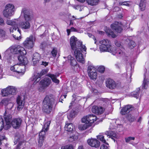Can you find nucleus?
Masks as SVG:
<instances>
[{
	"instance_id": "f257e3e1",
	"label": "nucleus",
	"mask_w": 149,
	"mask_h": 149,
	"mask_svg": "<svg viewBox=\"0 0 149 149\" xmlns=\"http://www.w3.org/2000/svg\"><path fill=\"white\" fill-rule=\"evenodd\" d=\"M99 45L101 52H108L119 57L123 54V52L119 48L116 49L113 48L111 45V42L107 39H103L100 41Z\"/></svg>"
},
{
	"instance_id": "f03ea898",
	"label": "nucleus",
	"mask_w": 149,
	"mask_h": 149,
	"mask_svg": "<svg viewBox=\"0 0 149 149\" xmlns=\"http://www.w3.org/2000/svg\"><path fill=\"white\" fill-rule=\"evenodd\" d=\"M11 52L14 54H19L21 55L18 56V58L19 61L24 65L28 63L27 58L24 55L26 54V51L24 48L20 46H18L16 48H13L11 50Z\"/></svg>"
},
{
	"instance_id": "7ed1b4c3",
	"label": "nucleus",
	"mask_w": 149,
	"mask_h": 149,
	"mask_svg": "<svg viewBox=\"0 0 149 149\" xmlns=\"http://www.w3.org/2000/svg\"><path fill=\"white\" fill-rule=\"evenodd\" d=\"M21 15L24 16V20L21 22L19 24L20 26L22 29H29L31 26V17L29 10L25 8H23L21 11Z\"/></svg>"
},
{
	"instance_id": "20e7f679",
	"label": "nucleus",
	"mask_w": 149,
	"mask_h": 149,
	"mask_svg": "<svg viewBox=\"0 0 149 149\" xmlns=\"http://www.w3.org/2000/svg\"><path fill=\"white\" fill-rule=\"evenodd\" d=\"M70 45L73 51L75 49H79L84 51L86 52V48L82 44V42L77 40V38L74 36L71 37L70 39Z\"/></svg>"
},
{
	"instance_id": "39448f33",
	"label": "nucleus",
	"mask_w": 149,
	"mask_h": 149,
	"mask_svg": "<svg viewBox=\"0 0 149 149\" xmlns=\"http://www.w3.org/2000/svg\"><path fill=\"white\" fill-rule=\"evenodd\" d=\"M51 122L48 121L44 124L42 127V130L39 133V139L38 140V145L40 147H41L43 144L44 140L45 138V135L46 132L49 129Z\"/></svg>"
},
{
	"instance_id": "423d86ee",
	"label": "nucleus",
	"mask_w": 149,
	"mask_h": 149,
	"mask_svg": "<svg viewBox=\"0 0 149 149\" xmlns=\"http://www.w3.org/2000/svg\"><path fill=\"white\" fill-rule=\"evenodd\" d=\"M15 10L14 5L10 3L6 5L3 11V15L7 18H9L13 15Z\"/></svg>"
},
{
	"instance_id": "0eeeda50",
	"label": "nucleus",
	"mask_w": 149,
	"mask_h": 149,
	"mask_svg": "<svg viewBox=\"0 0 149 149\" xmlns=\"http://www.w3.org/2000/svg\"><path fill=\"white\" fill-rule=\"evenodd\" d=\"M35 40V37L31 35L26 39L23 43V45L26 48L31 49L33 47Z\"/></svg>"
},
{
	"instance_id": "6e6552de",
	"label": "nucleus",
	"mask_w": 149,
	"mask_h": 149,
	"mask_svg": "<svg viewBox=\"0 0 149 149\" xmlns=\"http://www.w3.org/2000/svg\"><path fill=\"white\" fill-rule=\"evenodd\" d=\"M96 116L93 114H90L83 117L81 119V122L83 123L92 124L96 121Z\"/></svg>"
},
{
	"instance_id": "1a4fd4ad",
	"label": "nucleus",
	"mask_w": 149,
	"mask_h": 149,
	"mask_svg": "<svg viewBox=\"0 0 149 149\" xmlns=\"http://www.w3.org/2000/svg\"><path fill=\"white\" fill-rule=\"evenodd\" d=\"M6 23L7 24L11 25L12 27L10 28V31L11 32H13V30H16L17 29V31L20 34V31L18 29V21L16 19L9 20H7L6 21Z\"/></svg>"
},
{
	"instance_id": "9d476101",
	"label": "nucleus",
	"mask_w": 149,
	"mask_h": 149,
	"mask_svg": "<svg viewBox=\"0 0 149 149\" xmlns=\"http://www.w3.org/2000/svg\"><path fill=\"white\" fill-rule=\"evenodd\" d=\"M11 70L19 74H23L25 72V66L24 65L16 64L10 67Z\"/></svg>"
},
{
	"instance_id": "9b49d317",
	"label": "nucleus",
	"mask_w": 149,
	"mask_h": 149,
	"mask_svg": "<svg viewBox=\"0 0 149 149\" xmlns=\"http://www.w3.org/2000/svg\"><path fill=\"white\" fill-rule=\"evenodd\" d=\"M83 51H84L83 50H81L79 49L73 50L76 59L78 61L82 63H85L84 59L82 53Z\"/></svg>"
},
{
	"instance_id": "f8f14e48",
	"label": "nucleus",
	"mask_w": 149,
	"mask_h": 149,
	"mask_svg": "<svg viewBox=\"0 0 149 149\" xmlns=\"http://www.w3.org/2000/svg\"><path fill=\"white\" fill-rule=\"evenodd\" d=\"M12 118L11 115L8 113L6 111L4 116V118L6 122L5 130H7L10 128L11 123L12 122Z\"/></svg>"
},
{
	"instance_id": "ddd939ff",
	"label": "nucleus",
	"mask_w": 149,
	"mask_h": 149,
	"mask_svg": "<svg viewBox=\"0 0 149 149\" xmlns=\"http://www.w3.org/2000/svg\"><path fill=\"white\" fill-rule=\"evenodd\" d=\"M7 88H8L9 92L10 93V98H4L2 100L1 102H8L10 101L11 99L13 97V95L16 93L17 89L15 87L13 86H9L7 87Z\"/></svg>"
},
{
	"instance_id": "4468645a",
	"label": "nucleus",
	"mask_w": 149,
	"mask_h": 149,
	"mask_svg": "<svg viewBox=\"0 0 149 149\" xmlns=\"http://www.w3.org/2000/svg\"><path fill=\"white\" fill-rule=\"evenodd\" d=\"M111 28L116 32L120 33L123 30L122 25L121 23L115 22L111 25Z\"/></svg>"
},
{
	"instance_id": "2eb2a0df",
	"label": "nucleus",
	"mask_w": 149,
	"mask_h": 149,
	"mask_svg": "<svg viewBox=\"0 0 149 149\" xmlns=\"http://www.w3.org/2000/svg\"><path fill=\"white\" fill-rule=\"evenodd\" d=\"M133 109L134 108L131 105H126L122 108L120 113L122 115H125L128 113Z\"/></svg>"
},
{
	"instance_id": "dca6fc26",
	"label": "nucleus",
	"mask_w": 149,
	"mask_h": 149,
	"mask_svg": "<svg viewBox=\"0 0 149 149\" xmlns=\"http://www.w3.org/2000/svg\"><path fill=\"white\" fill-rule=\"evenodd\" d=\"M68 60H70V65L74 67V69L76 71H78L80 70L79 65L77 64V62L74 58L70 55L68 57Z\"/></svg>"
},
{
	"instance_id": "f3484780",
	"label": "nucleus",
	"mask_w": 149,
	"mask_h": 149,
	"mask_svg": "<svg viewBox=\"0 0 149 149\" xmlns=\"http://www.w3.org/2000/svg\"><path fill=\"white\" fill-rule=\"evenodd\" d=\"M91 110L93 113L100 115L104 112L105 110L102 107L94 106L93 107Z\"/></svg>"
},
{
	"instance_id": "a211bd4d",
	"label": "nucleus",
	"mask_w": 149,
	"mask_h": 149,
	"mask_svg": "<svg viewBox=\"0 0 149 149\" xmlns=\"http://www.w3.org/2000/svg\"><path fill=\"white\" fill-rule=\"evenodd\" d=\"M42 110L47 113H50L52 110V103H43Z\"/></svg>"
},
{
	"instance_id": "6ab92c4d",
	"label": "nucleus",
	"mask_w": 149,
	"mask_h": 149,
	"mask_svg": "<svg viewBox=\"0 0 149 149\" xmlns=\"http://www.w3.org/2000/svg\"><path fill=\"white\" fill-rule=\"evenodd\" d=\"M87 142L88 145L92 147L97 148L100 146V142L96 139H89L87 140Z\"/></svg>"
},
{
	"instance_id": "aec40b11",
	"label": "nucleus",
	"mask_w": 149,
	"mask_h": 149,
	"mask_svg": "<svg viewBox=\"0 0 149 149\" xmlns=\"http://www.w3.org/2000/svg\"><path fill=\"white\" fill-rule=\"evenodd\" d=\"M22 120L20 118H17L14 119L11 123L13 127L15 129L19 128L22 123Z\"/></svg>"
},
{
	"instance_id": "412c9836",
	"label": "nucleus",
	"mask_w": 149,
	"mask_h": 149,
	"mask_svg": "<svg viewBox=\"0 0 149 149\" xmlns=\"http://www.w3.org/2000/svg\"><path fill=\"white\" fill-rule=\"evenodd\" d=\"M106 84L107 87L111 89L115 88L116 86V84L115 81L110 79H108L107 80Z\"/></svg>"
},
{
	"instance_id": "4be33fe9",
	"label": "nucleus",
	"mask_w": 149,
	"mask_h": 149,
	"mask_svg": "<svg viewBox=\"0 0 149 149\" xmlns=\"http://www.w3.org/2000/svg\"><path fill=\"white\" fill-rule=\"evenodd\" d=\"M51 82L50 79L49 78L47 77L42 80L40 82V84L42 86V88L45 89L49 86Z\"/></svg>"
},
{
	"instance_id": "5701e85b",
	"label": "nucleus",
	"mask_w": 149,
	"mask_h": 149,
	"mask_svg": "<svg viewBox=\"0 0 149 149\" xmlns=\"http://www.w3.org/2000/svg\"><path fill=\"white\" fill-rule=\"evenodd\" d=\"M47 72V71L46 70H42L39 74H38V75H37L36 77L35 76L33 77L32 78L34 80H35L34 84H36L40 80V77L42 75L46 74Z\"/></svg>"
},
{
	"instance_id": "b1692460",
	"label": "nucleus",
	"mask_w": 149,
	"mask_h": 149,
	"mask_svg": "<svg viewBox=\"0 0 149 149\" xmlns=\"http://www.w3.org/2000/svg\"><path fill=\"white\" fill-rule=\"evenodd\" d=\"M113 101H115L114 102H120V100L119 99L112 100V99H109L107 98H99L96 99L93 102H112Z\"/></svg>"
},
{
	"instance_id": "393cba45",
	"label": "nucleus",
	"mask_w": 149,
	"mask_h": 149,
	"mask_svg": "<svg viewBox=\"0 0 149 149\" xmlns=\"http://www.w3.org/2000/svg\"><path fill=\"white\" fill-rule=\"evenodd\" d=\"M40 59V55L37 53H34L33 55L32 61L34 65H35L38 63Z\"/></svg>"
},
{
	"instance_id": "a878e982",
	"label": "nucleus",
	"mask_w": 149,
	"mask_h": 149,
	"mask_svg": "<svg viewBox=\"0 0 149 149\" xmlns=\"http://www.w3.org/2000/svg\"><path fill=\"white\" fill-rule=\"evenodd\" d=\"M55 102L54 96L50 95L46 96L44 99L43 102Z\"/></svg>"
},
{
	"instance_id": "bb28decb",
	"label": "nucleus",
	"mask_w": 149,
	"mask_h": 149,
	"mask_svg": "<svg viewBox=\"0 0 149 149\" xmlns=\"http://www.w3.org/2000/svg\"><path fill=\"white\" fill-rule=\"evenodd\" d=\"M105 134L106 135H107V136H109V137L112 139L114 141H115V139L113 138H116L118 137L116 133L111 131H107Z\"/></svg>"
},
{
	"instance_id": "cd10ccee",
	"label": "nucleus",
	"mask_w": 149,
	"mask_h": 149,
	"mask_svg": "<svg viewBox=\"0 0 149 149\" xmlns=\"http://www.w3.org/2000/svg\"><path fill=\"white\" fill-rule=\"evenodd\" d=\"M91 126V124H88L86 123L84 124H81L79 125L78 128L80 130H84L86 129Z\"/></svg>"
},
{
	"instance_id": "c85d7f7f",
	"label": "nucleus",
	"mask_w": 149,
	"mask_h": 149,
	"mask_svg": "<svg viewBox=\"0 0 149 149\" xmlns=\"http://www.w3.org/2000/svg\"><path fill=\"white\" fill-rule=\"evenodd\" d=\"M1 93L2 96L3 97H10V98L11 95L10 93L9 92V90L8 88H7V87L5 88L2 90Z\"/></svg>"
},
{
	"instance_id": "c756f323",
	"label": "nucleus",
	"mask_w": 149,
	"mask_h": 149,
	"mask_svg": "<svg viewBox=\"0 0 149 149\" xmlns=\"http://www.w3.org/2000/svg\"><path fill=\"white\" fill-rule=\"evenodd\" d=\"M65 128L66 131L70 132L73 130L74 127L72 123H68L66 124Z\"/></svg>"
},
{
	"instance_id": "7c9ffc66",
	"label": "nucleus",
	"mask_w": 149,
	"mask_h": 149,
	"mask_svg": "<svg viewBox=\"0 0 149 149\" xmlns=\"http://www.w3.org/2000/svg\"><path fill=\"white\" fill-rule=\"evenodd\" d=\"M140 92V88H139L136 89L135 91L132 92L131 93V95L132 97L138 98H139Z\"/></svg>"
},
{
	"instance_id": "2f4dec72",
	"label": "nucleus",
	"mask_w": 149,
	"mask_h": 149,
	"mask_svg": "<svg viewBox=\"0 0 149 149\" xmlns=\"http://www.w3.org/2000/svg\"><path fill=\"white\" fill-rule=\"evenodd\" d=\"M47 76L50 77L54 82L57 84L59 83V81L57 79L56 75L54 74H47Z\"/></svg>"
},
{
	"instance_id": "473e14b6",
	"label": "nucleus",
	"mask_w": 149,
	"mask_h": 149,
	"mask_svg": "<svg viewBox=\"0 0 149 149\" xmlns=\"http://www.w3.org/2000/svg\"><path fill=\"white\" fill-rule=\"evenodd\" d=\"M77 115V112L73 110H71L67 115V117L68 119L70 120L72 118L75 117Z\"/></svg>"
},
{
	"instance_id": "72a5a7b5",
	"label": "nucleus",
	"mask_w": 149,
	"mask_h": 149,
	"mask_svg": "<svg viewBox=\"0 0 149 149\" xmlns=\"http://www.w3.org/2000/svg\"><path fill=\"white\" fill-rule=\"evenodd\" d=\"M17 102H25V97L24 95H19L16 98Z\"/></svg>"
},
{
	"instance_id": "f704fd0d",
	"label": "nucleus",
	"mask_w": 149,
	"mask_h": 149,
	"mask_svg": "<svg viewBox=\"0 0 149 149\" xmlns=\"http://www.w3.org/2000/svg\"><path fill=\"white\" fill-rule=\"evenodd\" d=\"M88 4L91 6H94L98 4L99 0H86Z\"/></svg>"
},
{
	"instance_id": "c9c22d12",
	"label": "nucleus",
	"mask_w": 149,
	"mask_h": 149,
	"mask_svg": "<svg viewBox=\"0 0 149 149\" xmlns=\"http://www.w3.org/2000/svg\"><path fill=\"white\" fill-rule=\"evenodd\" d=\"M88 73L89 76L91 79L94 80L97 78V71H95V72H93L92 73L90 72Z\"/></svg>"
},
{
	"instance_id": "e433bc0d",
	"label": "nucleus",
	"mask_w": 149,
	"mask_h": 149,
	"mask_svg": "<svg viewBox=\"0 0 149 149\" xmlns=\"http://www.w3.org/2000/svg\"><path fill=\"white\" fill-rule=\"evenodd\" d=\"M106 32L109 36H111L113 38H114L116 37V35L115 33L110 29H108L106 31Z\"/></svg>"
},
{
	"instance_id": "4c0bfd02",
	"label": "nucleus",
	"mask_w": 149,
	"mask_h": 149,
	"mask_svg": "<svg viewBox=\"0 0 149 149\" xmlns=\"http://www.w3.org/2000/svg\"><path fill=\"white\" fill-rule=\"evenodd\" d=\"M6 37L5 32L1 29H0V41L4 39Z\"/></svg>"
},
{
	"instance_id": "58836bf2",
	"label": "nucleus",
	"mask_w": 149,
	"mask_h": 149,
	"mask_svg": "<svg viewBox=\"0 0 149 149\" xmlns=\"http://www.w3.org/2000/svg\"><path fill=\"white\" fill-rule=\"evenodd\" d=\"M127 118L129 121L133 122L135 120L136 117L132 114H129L127 115Z\"/></svg>"
},
{
	"instance_id": "ea45409f",
	"label": "nucleus",
	"mask_w": 149,
	"mask_h": 149,
	"mask_svg": "<svg viewBox=\"0 0 149 149\" xmlns=\"http://www.w3.org/2000/svg\"><path fill=\"white\" fill-rule=\"evenodd\" d=\"M97 71L96 69L94 66L92 65H90L88 68V73L92 72H95Z\"/></svg>"
},
{
	"instance_id": "a19ab883",
	"label": "nucleus",
	"mask_w": 149,
	"mask_h": 149,
	"mask_svg": "<svg viewBox=\"0 0 149 149\" xmlns=\"http://www.w3.org/2000/svg\"><path fill=\"white\" fill-rule=\"evenodd\" d=\"M145 0H141L140 3H139V7L140 8L141 10L142 11H143L144 10L145 5Z\"/></svg>"
},
{
	"instance_id": "79ce46f5",
	"label": "nucleus",
	"mask_w": 149,
	"mask_h": 149,
	"mask_svg": "<svg viewBox=\"0 0 149 149\" xmlns=\"http://www.w3.org/2000/svg\"><path fill=\"white\" fill-rule=\"evenodd\" d=\"M114 43H115V45L117 47H117V48H116V47H113V48H115L116 49H117V48H119L120 50H122V52L123 53V55H121L120 56H122V55H123L124 54V53L123 52V50L124 49L123 48H122V47H120V42H118L117 41H115Z\"/></svg>"
},
{
	"instance_id": "37998d69",
	"label": "nucleus",
	"mask_w": 149,
	"mask_h": 149,
	"mask_svg": "<svg viewBox=\"0 0 149 149\" xmlns=\"http://www.w3.org/2000/svg\"><path fill=\"white\" fill-rule=\"evenodd\" d=\"M5 125L3 119L1 118H0V131H1L3 128L5 129Z\"/></svg>"
},
{
	"instance_id": "c03bdc74",
	"label": "nucleus",
	"mask_w": 149,
	"mask_h": 149,
	"mask_svg": "<svg viewBox=\"0 0 149 149\" xmlns=\"http://www.w3.org/2000/svg\"><path fill=\"white\" fill-rule=\"evenodd\" d=\"M78 138V137L75 135H74L70 136L68 139V140L70 142H72L73 141L77 140Z\"/></svg>"
},
{
	"instance_id": "a18cd8bd",
	"label": "nucleus",
	"mask_w": 149,
	"mask_h": 149,
	"mask_svg": "<svg viewBox=\"0 0 149 149\" xmlns=\"http://www.w3.org/2000/svg\"><path fill=\"white\" fill-rule=\"evenodd\" d=\"M97 139L100 140L102 142L108 145V144L106 142V141L104 139V137L102 135H98L97 136Z\"/></svg>"
},
{
	"instance_id": "49530a36",
	"label": "nucleus",
	"mask_w": 149,
	"mask_h": 149,
	"mask_svg": "<svg viewBox=\"0 0 149 149\" xmlns=\"http://www.w3.org/2000/svg\"><path fill=\"white\" fill-rule=\"evenodd\" d=\"M24 106V103H17V109L20 110L22 109Z\"/></svg>"
},
{
	"instance_id": "de8ad7c7",
	"label": "nucleus",
	"mask_w": 149,
	"mask_h": 149,
	"mask_svg": "<svg viewBox=\"0 0 149 149\" xmlns=\"http://www.w3.org/2000/svg\"><path fill=\"white\" fill-rule=\"evenodd\" d=\"M148 79H144L143 84V87L144 88H146L148 84Z\"/></svg>"
},
{
	"instance_id": "09e8293b",
	"label": "nucleus",
	"mask_w": 149,
	"mask_h": 149,
	"mask_svg": "<svg viewBox=\"0 0 149 149\" xmlns=\"http://www.w3.org/2000/svg\"><path fill=\"white\" fill-rule=\"evenodd\" d=\"M128 46L129 48L130 49H132L135 46V44L133 40H131L130 41Z\"/></svg>"
},
{
	"instance_id": "8fccbe9b",
	"label": "nucleus",
	"mask_w": 149,
	"mask_h": 149,
	"mask_svg": "<svg viewBox=\"0 0 149 149\" xmlns=\"http://www.w3.org/2000/svg\"><path fill=\"white\" fill-rule=\"evenodd\" d=\"M57 53V51L56 48H54L51 52L52 54L53 57H56Z\"/></svg>"
},
{
	"instance_id": "3c124183",
	"label": "nucleus",
	"mask_w": 149,
	"mask_h": 149,
	"mask_svg": "<svg viewBox=\"0 0 149 149\" xmlns=\"http://www.w3.org/2000/svg\"><path fill=\"white\" fill-rule=\"evenodd\" d=\"M72 7L76 10H79L80 11H82L83 10V7L82 6H81L79 5H77L73 6Z\"/></svg>"
},
{
	"instance_id": "603ef678",
	"label": "nucleus",
	"mask_w": 149,
	"mask_h": 149,
	"mask_svg": "<svg viewBox=\"0 0 149 149\" xmlns=\"http://www.w3.org/2000/svg\"><path fill=\"white\" fill-rule=\"evenodd\" d=\"M61 149H73V147L71 145H68L62 146Z\"/></svg>"
},
{
	"instance_id": "864d4df0",
	"label": "nucleus",
	"mask_w": 149,
	"mask_h": 149,
	"mask_svg": "<svg viewBox=\"0 0 149 149\" xmlns=\"http://www.w3.org/2000/svg\"><path fill=\"white\" fill-rule=\"evenodd\" d=\"M135 138L133 137L129 136L125 138V141L126 143H129L131 140H134Z\"/></svg>"
},
{
	"instance_id": "5fc2aeb1",
	"label": "nucleus",
	"mask_w": 149,
	"mask_h": 149,
	"mask_svg": "<svg viewBox=\"0 0 149 149\" xmlns=\"http://www.w3.org/2000/svg\"><path fill=\"white\" fill-rule=\"evenodd\" d=\"M67 31L68 33V35L69 36L71 31H75L77 32V30L73 27H72L70 29H68L67 30Z\"/></svg>"
},
{
	"instance_id": "6e6d98bb",
	"label": "nucleus",
	"mask_w": 149,
	"mask_h": 149,
	"mask_svg": "<svg viewBox=\"0 0 149 149\" xmlns=\"http://www.w3.org/2000/svg\"><path fill=\"white\" fill-rule=\"evenodd\" d=\"M98 70L99 72L103 73L105 70V68L103 66H100L98 68Z\"/></svg>"
},
{
	"instance_id": "4d7b16f0",
	"label": "nucleus",
	"mask_w": 149,
	"mask_h": 149,
	"mask_svg": "<svg viewBox=\"0 0 149 149\" xmlns=\"http://www.w3.org/2000/svg\"><path fill=\"white\" fill-rule=\"evenodd\" d=\"M23 143H25L24 141H20L19 142L16 148V149H20L19 147Z\"/></svg>"
},
{
	"instance_id": "13d9d810",
	"label": "nucleus",
	"mask_w": 149,
	"mask_h": 149,
	"mask_svg": "<svg viewBox=\"0 0 149 149\" xmlns=\"http://www.w3.org/2000/svg\"><path fill=\"white\" fill-rule=\"evenodd\" d=\"M119 4L121 5H125L127 6H129V4L127 2H120Z\"/></svg>"
},
{
	"instance_id": "bf43d9fd",
	"label": "nucleus",
	"mask_w": 149,
	"mask_h": 149,
	"mask_svg": "<svg viewBox=\"0 0 149 149\" xmlns=\"http://www.w3.org/2000/svg\"><path fill=\"white\" fill-rule=\"evenodd\" d=\"M100 149H109L107 146L104 145L101 146Z\"/></svg>"
},
{
	"instance_id": "052dcab7",
	"label": "nucleus",
	"mask_w": 149,
	"mask_h": 149,
	"mask_svg": "<svg viewBox=\"0 0 149 149\" xmlns=\"http://www.w3.org/2000/svg\"><path fill=\"white\" fill-rule=\"evenodd\" d=\"M4 24V21L3 19L1 17H0V25H3Z\"/></svg>"
},
{
	"instance_id": "680f3d73",
	"label": "nucleus",
	"mask_w": 149,
	"mask_h": 149,
	"mask_svg": "<svg viewBox=\"0 0 149 149\" xmlns=\"http://www.w3.org/2000/svg\"><path fill=\"white\" fill-rule=\"evenodd\" d=\"M41 64L44 65L45 66H46L48 65V63L46 62L45 61H42V63Z\"/></svg>"
},
{
	"instance_id": "e2e57ef3",
	"label": "nucleus",
	"mask_w": 149,
	"mask_h": 149,
	"mask_svg": "<svg viewBox=\"0 0 149 149\" xmlns=\"http://www.w3.org/2000/svg\"><path fill=\"white\" fill-rule=\"evenodd\" d=\"M116 67L118 68H119L120 67V65L119 64L117 63L115 64Z\"/></svg>"
},
{
	"instance_id": "0e129e2a",
	"label": "nucleus",
	"mask_w": 149,
	"mask_h": 149,
	"mask_svg": "<svg viewBox=\"0 0 149 149\" xmlns=\"http://www.w3.org/2000/svg\"><path fill=\"white\" fill-rule=\"evenodd\" d=\"M77 1L81 3H83L86 0H76Z\"/></svg>"
},
{
	"instance_id": "69168bd1",
	"label": "nucleus",
	"mask_w": 149,
	"mask_h": 149,
	"mask_svg": "<svg viewBox=\"0 0 149 149\" xmlns=\"http://www.w3.org/2000/svg\"><path fill=\"white\" fill-rule=\"evenodd\" d=\"M142 120V118L141 117H140L138 120V122L141 123Z\"/></svg>"
},
{
	"instance_id": "338daca9",
	"label": "nucleus",
	"mask_w": 149,
	"mask_h": 149,
	"mask_svg": "<svg viewBox=\"0 0 149 149\" xmlns=\"http://www.w3.org/2000/svg\"><path fill=\"white\" fill-rule=\"evenodd\" d=\"M14 38H15V39H16L17 40H19L20 39V37H16L15 36H14Z\"/></svg>"
},
{
	"instance_id": "774afa93",
	"label": "nucleus",
	"mask_w": 149,
	"mask_h": 149,
	"mask_svg": "<svg viewBox=\"0 0 149 149\" xmlns=\"http://www.w3.org/2000/svg\"><path fill=\"white\" fill-rule=\"evenodd\" d=\"M92 91H93L94 93H97V91L96 89H92Z\"/></svg>"
}]
</instances>
